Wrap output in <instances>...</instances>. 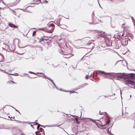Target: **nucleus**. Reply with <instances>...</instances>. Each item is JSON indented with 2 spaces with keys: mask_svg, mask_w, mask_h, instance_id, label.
Here are the masks:
<instances>
[{
  "mask_svg": "<svg viewBox=\"0 0 135 135\" xmlns=\"http://www.w3.org/2000/svg\"><path fill=\"white\" fill-rule=\"evenodd\" d=\"M28 73H30L31 74H33L35 75H37L38 76H43V75H44V76H46L43 73H35L30 71H29Z\"/></svg>",
  "mask_w": 135,
  "mask_h": 135,
  "instance_id": "20e7f679",
  "label": "nucleus"
},
{
  "mask_svg": "<svg viewBox=\"0 0 135 135\" xmlns=\"http://www.w3.org/2000/svg\"><path fill=\"white\" fill-rule=\"evenodd\" d=\"M36 33V31H34L33 32V34H34L35 33Z\"/></svg>",
  "mask_w": 135,
  "mask_h": 135,
  "instance_id": "5701e85b",
  "label": "nucleus"
},
{
  "mask_svg": "<svg viewBox=\"0 0 135 135\" xmlns=\"http://www.w3.org/2000/svg\"><path fill=\"white\" fill-rule=\"evenodd\" d=\"M2 3L3 4H4V5H5V4H4V3L3 2V1H2Z\"/></svg>",
  "mask_w": 135,
  "mask_h": 135,
  "instance_id": "c85d7f7f",
  "label": "nucleus"
},
{
  "mask_svg": "<svg viewBox=\"0 0 135 135\" xmlns=\"http://www.w3.org/2000/svg\"><path fill=\"white\" fill-rule=\"evenodd\" d=\"M64 57L65 58H69V57H66V56Z\"/></svg>",
  "mask_w": 135,
  "mask_h": 135,
  "instance_id": "2f4dec72",
  "label": "nucleus"
},
{
  "mask_svg": "<svg viewBox=\"0 0 135 135\" xmlns=\"http://www.w3.org/2000/svg\"><path fill=\"white\" fill-rule=\"evenodd\" d=\"M1 66H2V65H1Z\"/></svg>",
  "mask_w": 135,
  "mask_h": 135,
  "instance_id": "79ce46f5",
  "label": "nucleus"
},
{
  "mask_svg": "<svg viewBox=\"0 0 135 135\" xmlns=\"http://www.w3.org/2000/svg\"><path fill=\"white\" fill-rule=\"evenodd\" d=\"M64 54V53H63L62 54L63 55V54Z\"/></svg>",
  "mask_w": 135,
  "mask_h": 135,
  "instance_id": "e433bc0d",
  "label": "nucleus"
},
{
  "mask_svg": "<svg viewBox=\"0 0 135 135\" xmlns=\"http://www.w3.org/2000/svg\"><path fill=\"white\" fill-rule=\"evenodd\" d=\"M131 18L132 20V21L133 22V17H132Z\"/></svg>",
  "mask_w": 135,
  "mask_h": 135,
  "instance_id": "b1692460",
  "label": "nucleus"
},
{
  "mask_svg": "<svg viewBox=\"0 0 135 135\" xmlns=\"http://www.w3.org/2000/svg\"><path fill=\"white\" fill-rule=\"evenodd\" d=\"M86 76H89L88 75H86Z\"/></svg>",
  "mask_w": 135,
  "mask_h": 135,
  "instance_id": "f704fd0d",
  "label": "nucleus"
},
{
  "mask_svg": "<svg viewBox=\"0 0 135 135\" xmlns=\"http://www.w3.org/2000/svg\"><path fill=\"white\" fill-rule=\"evenodd\" d=\"M51 82H52V83L55 86V88H57V89H58L57 88V87L56 85H55V84L54 83L53 81L52 80H51Z\"/></svg>",
  "mask_w": 135,
  "mask_h": 135,
  "instance_id": "ddd939ff",
  "label": "nucleus"
},
{
  "mask_svg": "<svg viewBox=\"0 0 135 135\" xmlns=\"http://www.w3.org/2000/svg\"><path fill=\"white\" fill-rule=\"evenodd\" d=\"M66 91V92H69V91Z\"/></svg>",
  "mask_w": 135,
  "mask_h": 135,
  "instance_id": "c9c22d12",
  "label": "nucleus"
},
{
  "mask_svg": "<svg viewBox=\"0 0 135 135\" xmlns=\"http://www.w3.org/2000/svg\"><path fill=\"white\" fill-rule=\"evenodd\" d=\"M109 123V121H107V123L106 124H108Z\"/></svg>",
  "mask_w": 135,
  "mask_h": 135,
  "instance_id": "aec40b11",
  "label": "nucleus"
},
{
  "mask_svg": "<svg viewBox=\"0 0 135 135\" xmlns=\"http://www.w3.org/2000/svg\"><path fill=\"white\" fill-rule=\"evenodd\" d=\"M1 60H2H2H3V59H4V57H3V55H2V54H1ZM2 61H1H1H0V62H1Z\"/></svg>",
  "mask_w": 135,
  "mask_h": 135,
  "instance_id": "f8f14e48",
  "label": "nucleus"
},
{
  "mask_svg": "<svg viewBox=\"0 0 135 135\" xmlns=\"http://www.w3.org/2000/svg\"><path fill=\"white\" fill-rule=\"evenodd\" d=\"M47 79H49V77H47Z\"/></svg>",
  "mask_w": 135,
  "mask_h": 135,
  "instance_id": "4c0bfd02",
  "label": "nucleus"
},
{
  "mask_svg": "<svg viewBox=\"0 0 135 135\" xmlns=\"http://www.w3.org/2000/svg\"><path fill=\"white\" fill-rule=\"evenodd\" d=\"M99 5L100 7L102 8V7L101 6L100 4H99Z\"/></svg>",
  "mask_w": 135,
  "mask_h": 135,
  "instance_id": "473e14b6",
  "label": "nucleus"
},
{
  "mask_svg": "<svg viewBox=\"0 0 135 135\" xmlns=\"http://www.w3.org/2000/svg\"><path fill=\"white\" fill-rule=\"evenodd\" d=\"M1 2V0H0Z\"/></svg>",
  "mask_w": 135,
  "mask_h": 135,
  "instance_id": "a19ab883",
  "label": "nucleus"
},
{
  "mask_svg": "<svg viewBox=\"0 0 135 135\" xmlns=\"http://www.w3.org/2000/svg\"><path fill=\"white\" fill-rule=\"evenodd\" d=\"M39 1L38 0H33V2H37Z\"/></svg>",
  "mask_w": 135,
  "mask_h": 135,
  "instance_id": "2eb2a0df",
  "label": "nucleus"
},
{
  "mask_svg": "<svg viewBox=\"0 0 135 135\" xmlns=\"http://www.w3.org/2000/svg\"><path fill=\"white\" fill-rule=\"evenodd\" d=\"M98 73L99 74L101 73L108 75L109 76H134L135 75V74L133 73H106L102 71H99Z\"/></svg>",
  "mask_w": 135,
  "mask_h": 135,
  "instance_id": "f257e3e1",
  "label": "nucleus"
},
{
  "mask_svg": "<svg viewBox=\"0 0 135 135\" xmlns=\"http://www.w3.org/2000/svg\"><path fill=\"white\" fill-rule=\"evenodd\" d=\"M5 53H6V51H5Z\"/></svg>",
  "mask_w": 135,
  "mask_h": 135,
  "instance_id": "58836bf2",
  "label": "nucleus"
},
{
  "mask_svg": "<svg viewBox=\"0 0 135 135\" xmlns=\"http://www.w3.org/2000/svg\"><path fill=\"white\" fill-rule=\"evenodd\" d=\"M122 93H121V91H120V94H121Z\"/></svg>",
  "mask_w": 135,
  "mask_h": 135,
  "instance_id": "ea45409f",
  "label": "nucleus"
},
{
  "mask_svg": "<svg viewBox=\"0 0 135 135\" xmlns=\"http://www.w3.org/2000/svg\"><path fill=\"white\" fill-rule=\"evenodd\" d=\"M1 71H4V72H5V70H2L1 69H0Z\"/></svg>",
  "mask_w": 135,
  "mask_h": 135,
  "instance_id": "a878e982",
  "label": "nucleus"
},
{
  "mask_svg": "<svg viewBox=\"0 0 135 135\" xmlns=\"http://www.w3.org/2000/svg\"><path fill=\"white\" fill-rule=\"evenodd\" d=\"M39 3H34V4H39Z\"/></svg>",
  "mask_w": 135,
  "mask_h": 135,
  "instance_id": "bb28decb",
  "label": "nucleus"
},
{
  "mask_svg": "<svg viewBox=\"0 0 135 135\" xmlns=\"http://www.w3.org/2000/svg\"><path fill=\"white\" fill-rule=\"evenodd\" d=\"M45 2H46V3H48V1H47L46 0H45V2H44V3H45Z\"/></svg>",
  "mask_w": 135,
  "mask_h": 135,
  "instance_id": "412c9836",
  "label": "nucleus"
},
{
  "mask_svg": "<svg viewBox=\"0 0 135 135\" xmlns=\"http://www.w3.org/2000/svg\"><path fill=\"white\" fill-rule=\"evenodd\" d=\"M91 76H94V75L93 74V75H92V74H91Z\"/></svg>",
  "mask_w": 135,
  "mask_h": 135,
  "instance_id": "cd10ccee",
  "label": "nucleus"
},
{
  "mask_svg": "<svg viewBox=\"0 0 135 135\" xmlns=\"http://www.w3.org/2000/svg\"><path fill=\"white\" fill-rule=\"evenodd\" d=\"M59 26H60V28L64 29H66L67 27V26H66L64 25H60Z\"/></svg>",
  "mask_w": 135,
  "mask_h": 135,
  "instance_id": "423d86ee",
  "label": "nucleus"
},
{
  "mask_svg": "<svg viewBox=\"0 0 135 135\" xmlns=\"http://www.w3.org/2000/svg\"><path fill=\"white\" fill-rule=\"evenodd\" d=\"M8 25L10 27L12 28H17L18 27L17 26H16L14 24L11 23H8Z\"/></svg>",
  "mask_w": 135,
  "mask_h": 135,
  "instance_id": "39448f33",
  "label": "nucleus"
},
{
  "mask_svg": "<svg viewBox=\"0 0 135 135\" xmlns=\"http://www.w3.org/2000/svg\"><path fill=\"white\" fill-rule=\"evenodd\" d=\"M39 0V3H42L41 2V1H40L41 0Z\"/></svg>",
  "mask_w": 135,
  "mask_h": 135,
  "instance_id": "7c9ffc66",
  "label": "nucleus"
},
{
  "mask_svg": "<svg viewBox=\"0 0 135 135\" xmlns=\"http://www.w3.org/2000/svg\"><path fill=\"white\" fill-rule=\"evenodd\" d=\"M22 75H23V76H28V74H27L25 73H24Z\"/></svg>",
  "mask_w": 135,
  "mask_h": 135,
  "instance_id": "4468645a",
  "label": "nucleus"
},
{
  "mask_svg": "<svg viewBox=\"0 0 135 135\" xmlns=\"http://www.w3.org/2000/svg\"><path fill=\"white\" fill-rule=\"evenodd\" d=\"M39 127V124H38L37 125V130L38 129Z\"/></svg>",
  "mask_w": 135,
  "mask_h": 135,
  "instance_id": "6ab92c4d",
  "label": "nucleus"
},
{
  "mask_svg": "<svg viewBox=\"0 0 135 135\" xmlns=\"http://www.w3.org/2000/svg\"><path fill=\"white\" fill-rule=\"evenodd\" d=\"M127 40H128V41H130H130H131V40H130V39H129V38H127Z\"/></svg>",
  "mask_w": 135,
  "mask_h": 135,
  "instance_id": "f3484780",
  "label": "nucleus"
},
{
  "mask_svg": "<svg viewBox=\"0 0 135 135\" xmlns=\"http://www.w3.org/2000/svg\"><path fill=\"white\" fill-rule=\"evenodd\" d=\"M14 109H15V110H16L17 112H18V113H19V114H20V112H19V111H17V110L16 109H15V108H14Z\"/></svg>",
  "mask_w": 135,
  "mask_h": 135,
  "instance_id": "4be33fe9",
  "label": "nucleus"
},
{
  "mask_svg": "<svg viewBox=\"0 0 135 135\" xmlns=\"http://www.w3.org/2000/svg\"><path fill=\"white\" fill-rule=\"evenodd\" d=\"M60 18L57 20L56 21V23L59 26L60 25Z\"/></svg>",
  "mask_w": 135,
  "mask_h": 135,
  "instance_id": "6e6552de",
  "label": "nucleus"
},
{
  "mask_svg": "<svg viewBox=\"0 0 135 135\" xmlns=\"http://www.w3.org/2000/svg\"><path fill=\"white\" fill-rule=\"evenodd\" d=\"M122 45L123 46L127 45L128 44V40L127 38H124L121 41Z\"/></svg>",
  "mask_w": 135,
  "mask_h": 135,
  "instance_id": "7ed1b4c3",
  "label": "nucleus"
},
{
  "mask_svg": "<svg viewBox=\"0 0 135 135\" xmlns=\"http://www.w3.org/2000/svg\"><path fill=\"white\" fill-rule=\"evenodd\" d=\"M130 84L132 85H135V81H130Z\"/></svg>",
  "mask_w": 135,
  "mask_h": 135,
  "instance_id": "1a4fd4ad",
  "label": "nucleus"
},
{
  "mask_svg": "<svg viewBox=\"0 0 135 135\" xmlns=\"http://www.w3.org/2000/svg\"><path fill=\"white\" fill-rule=\"evenodd\" d=\"M88 76H86L85 79H88Z\"/></svg>",
  "mask_w": 135,
  "mask_h": 135,
  "instance_id": "393cba45",
  "label": "nucleus"
},
{
  "mask_svg": "<svg viewBox=\"0 0 135 135\" xmlns=\"http://www.w3.org/2000/svg\"><path fill=\"white\" fill-rule=\"evenodd\" d=\"M46 29V27H45L42 28H38V30L42 31Z\"/></svg>",
  "mask_w": 135,
  "mask_h": 135,
  "instance_id": "9d476101",
  "label": "nucleus"
},
{
  "mask_svg": "<svg viewBox=\"0 0 135 135\" xmlns=\"http://www.w3.org/2000/svg\"><path fill=\"white\" fill-rule=\"evenodd\" d=\"M86 45H91V46H92V49H93V48L94 46V44L93 43H88L86 44Z\"/></svg>",
  "mask_w": 135,
  "mask_h": 135,
  "instance_id": "0eeeda50",
  "label": "nucleus"
},
{
  "mask_svg": "<svg viewBox=\"0 0 135 135\" xmlns=\"http://www.w3.org/2000/svg\"><path fill=\"white\" fill-rule=\"evenodd\" d=\"M85 55H84L80 59L81 61H83V60H84V56Z\"/></svg>",
  "mask_w": 135,
  "mask_h": 135,
  "instance_id": "dca6fc26",
  "label": "nucleus"
},
{
  "mask_svg": "<svg viewBox=\"0 0 135 135\" xmlns=\"http://www.w3.org/2000/svg\"><path fill=\"white\" fill-rule=\"evenodd\" d=\"M39 49L40 50H41V51H42V48L40 47H39Z\"/></svg>",
  "mask_w": 135,
  "mask_h": 135,
  "instance_id": "a211bd4d",
  "label": "nucleus"
},
{
  "mask_svg": "<svg viewBox=\"0 0 135 135\" xmlns=\"http://www.w3.org/2000/svg\"><path fill=\"white\" fill-rule=\"evenodd\" d=\"M44 40V38H41L39 41V42L40 43L42 41H43Z\"/></svg>",
  "mask_w": 135,
  "mask_h": 135,
  "instance_id": "9b49d317",
  "label": "nucleus"
},
{
  "mask_svg": "<svg viewBox=\"0 0 135 135\" xmlns=\"http://www.w3.org/2000/svg\"><path fill=\"white\" fill-rule=\"evenodd\" d=\"M9 75H15V74H9Z\"/></svg>",
  "mask_w": 135,
  "mask_h": 135,
  "instance_id": "c756f323",
  "label": "nucleus"
},
{
  "mask_svg": "<svg viewBox=\"0 0 135 135\" xmlns=\"http://www.w3.org/2000/svg\"><path fill=\"white\" fill-rule=\"evenodd\" d=\"M130 98L129 99H130L131 98V95H130Z\"/></svg>",
  "mask_w": 135,
  "mask_h": 135,
  "instance_id": "72a5a7b5",
  "label": "nucleus"
},
{
  "mask_svg": "<svg viewBox=\"0 0 135 135\" xmlns=\"http://www.w3.org/2000/svg\"><path fill=\"white\" fill-rule=\"evenodd\" d=\"M54 24L50 23L49 25L47 27H46V29L48 30V32L51 33L53 32L54 28Z\"/></svg>",
  "mask_w": 135,
  "mask_h": 135,
  "instance_id": "f03ea898",
  "label": "nucleus"
}]
</instances>
